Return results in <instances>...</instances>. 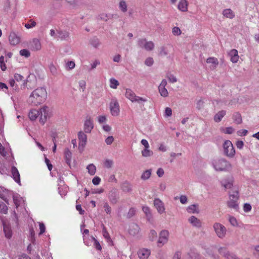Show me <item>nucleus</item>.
Listing matches in <instances>:
<instances>
[{"mask_svg": "<svg viewBox=\"0 0 259 259\" xmlns=\"http://www.w3.org/2000/svg\"><path fill=\"white\" fill-rule=\"evenodd\" d=\"M49 68L51 72L53 75H56V74H57V68L54 64H51L49 66Z\"/></svg>", "mask_w": 259, "mask_h": 259, "instance_id": "13d9d810", "label": "nucleus"}, {"mask_svg": "<svg viewBox=\"0 0 259 259\" xmlns=\"http://www.w3.org/2000/svg\"><path fill=\"white\" fill-rule=\"evenodd\" d=\"M88 170L89 173L91 175H94L96 171V167L93 164H89L87 168Z\"/></svg>", "mask_w": 259, "mask_h": 259, "instance_id": "a19ab883", "label": "nucleus"}, {"mask_svg": "<svg viewBox=\"0 0 259 259\" xmlns=\"http://www.w3.org/2000/svg\"><path fill=\"white\" fill-rule=\"evenodd\" d=\"M154 205L159 213L161 214L165 211L164 204L159 198L154 199Z\"/></svg>", "mask_w": 259, "mask_h": 259, "instance_id": "ddd939ff", "label": "nucleus"}, {"mask_svg": "<svg viewBox=\"0 0 259 259\" xmlns=\"http://www.w3.org/2000/svg\"><path fill=\"white\" fill-rule=\"evenodd\" d=\"M218 251L219 253L224 256L226 258H228V256H231L232 254H230L229 251L227 250L226 248L221 247L219 248Z\"/></svg>", "mask_w": 259, "mask_h": 259, "instance_id": "e433bc0d", "label": "nucleus"}, {"mask_svg": "<svg viewBox=\"0 0 259 259\" xmlns=\"http://www.w3.org/2000/svg\"><path fill=\"white\" fill-rule=\"evenodd\" d=\"M172 32L174 35L178 36L181 34V30L178 27H174L172 28Z\"/></svg>", "mask_w": 259, "mask_h": 259, "instance_id": "bf43d9fd", "label": "nucleus"}, {"mask_svg": "<svg viewBox=\"0 0 259 259\" xmlns=\"http://www.w3.org/2000/svg\"><path fill=\"white\" fill-rule=\"evenodd\" d=\"M188 222L194 227L197 228H200L202 227L201 221L196 218L192 215L188 219Z\"/></svg>", "mask_w": 259, "mask_h": 259, "instance_id": "dca6fc26", "label": "nucleus"}, {"mask_svg": "<svg viewBox=\"0 0 259 259\" xmlns=\"http://www.w3.org/2000/svg\"><path fill=\"white\" fill-rule=\"evenodd\" d=\"M151 170L147 169L145 170L141 176V179L143 180H148L151 176Z\"/></svg>", "mask_w": 259, "mask_h": 259, "instance_id": "ea45409f", "label": "nucleus"}, {"mask_svg": "<svg viewBox=\"0 0 259 259\" xmlns=\"http://www.w3.org/2000/svg\"><path fill=\"white\" fill-rule=\"evenodd\" d=\"M0 67L3 71H5L7 69L6 65L5 63V58L3 56L0 57Z\"/></svg>", "mask_w": 259, "mask_h": 259, "instance_id": "5fc2aeb1", "label": "nucleus"}, {"mask_svg": "<svg viewBox=\"0 0 259 259\" xmlns=\"http://www.w3.org/2000/svg\"><path fill=\"white\" fill-rule=\"evenodd\" d=\"M108 198L111 204H116L119 200L118 191L116 188H112L108 193Z\"/></svg>", "mask_w": 259, "mask_h": 259, "instance_id": "9d476101", "label": "nucleus"}, {"mask_svg": "<svg viewBox=\"0 0 259 259\" xmlns=\"http://www.w3.org/2000/svg\"><path fill=\"white\" fill-rule=\"evenodd\" d=\"M89 42H90V44L93 47L96 48V49L98 48L101 45V42H100L99 39L96 37L92 38L90 40Z\"/></svg>", "mask_w": 259, "mask_h": 259, "instance_id": "2f4dec72", "label": "nucleus"}, {"mask_svg": "<svg viewBox=\"0 0 259 259\" xmlns=\"http://www.w3.org/2000/svg\"><path fill=\"white\" fill-rule=\"evenodd\" d=\"M110 109L112 115L117 116L119 114V105L116 99H112L110 103Z\"/></svg>", "mask_w": 259, "mask_h": 259, "instance_id": "9b49d317", "label": "nucleus"}, {"mask_svg": "<svg viewBox=\"0 0 259 259\" xmlns=\"http://www.w3.org/2000/svg\"><path fill=\"white\" fill-rule=\"evenodd\" d=\"M119 8L122 12L127 11V5L124 1L122 0L119 2Z\"/></svg>", "mask_w": 259, "mask_h": 259, "instance_id": "79ce46f5", "label": "nucleus"}, {"mask_svg": "<svg viewBox=\"0 0 259 259\" xmlns=\"http://www.w3.org/2000/svg\"><path fill=\"white\" fill-rule=\"evenodd\" d=\"M222 185L225 189H230L233 186V181L232 180H225L222 181Z\"/></svg>", "mask_w": 259, "mask_h": 259, "instance_id": "f704fd0d", "label": "nucleus"}, {"mask_svg": "<svg viewBox=\"0 0 259 259\" xmlns=\"http://www.w3.org/2000/svg\"><path fill=\"white\" fill-rule=\"evenodd\" d=\"M75 64L74 61H68L66 64V68L68 70L72 69L75 67Z\"/></svg>", "mask_w": 259, "mask_h": 259, "instance_id": "6e6d98bb", "label": "nucleus"}, {"mask_svg": "<svg viewBox=\"0 0 259 259\" xmlns=\"http://www.w3.org/2000/svg\"><path fill=\"white\" fill-rule=\"evenodd\" d=\"M3 225L5 237L8 239L11 238L12 236V230L10 225L5 222H3Z\"/></svg>", "mask_w": 259, "mask_h": 259, "instance_id": "2eb2a0df", "label": "nucleus"}, {"mask_svg": "<svg viewBox=\"0 0 259 259\" xmlns=\"http://www.w3.org/2000/svg\"><path fill=\"white\" fill-rule=\"evenodd\" d=\"M110 88L114 89H116L119 85V82L118 80L114 78H111L110 79Z\"/></svg>", "mask_w": 259, "mask_h": 259, "instance_id": "a18cd8bd", "label": "nucleus"}, {"mask_svg": "<svg viewBox=\"0 0 259 259\" xmlns=\"http://www.w3.org/2000/svg\"><path fill=\"white\" fill-rule=\"evenodd\" d=\"M14 203L16 207L18 208L20 204L21 198L17 195H14L13 197Z\"/></svg>", "mask_w": 259, "mask_h": 259, "instance_id": "3c124183", "label": "nucleus"}, {"mask_svg": "<svg viewBox=\"0 0 259 259\" xmlns=\"http://www.w3.org/2000/svg\"><path fill=\"white\" fill-rule=\"evenodd\" d=\"M20 55L26 58H28L30 56V53L27 49H22L20 51Z\"/></svg>", "mask_w": 259, "mask_h": 259, "instance_id": "864d4df0", "label": "nucleus"}, {"mask_svg": "<svg viewBox=\"0 0 259 259\" xmlns=\"http://www.w3.org/2000/svg\"><path fill=\"white\" fill-rule=\"evenodd\" d=\"M47 97V92L45 88H38L30 95L28 102L32 106H37L44 102Z\"/></svg>", "mask_w": 259, "mask_h": 259, "instance_id": "f257e3e1", "label": "nucleus"}, {"mask_svg": "<svg viewBox=\"0 0 259 259\" xmlns=\"http://www.w3.org/2000/svg\"><path fill=\"white\" fill-rule=\"evenodd\" d=\"M189 255L192 259H199L200 258V254L197 252L191 251Z\"/></svg>", "mask_w": 259, "mask_h": 259, "instance_id": "e2e57ef3", "label": "nucleus"}, {"mask_svg": "<svg viewBox=\"0 0 259 259\" xmlns=\"http://www.w3.org/2000/svg\"><path fill=\"white\" fill-rule=\"evenodd\" d=\"M204 103V102L202 100H199L197 102L196 108L198 110H200V109H202L203 108Z\"/></svg>", "mask_w": 259, "mask_h": 259, "instance_id": "69168bd1", "label": "nucleus"}, {"mask_svg": "<svg viewBox=\"0 0 259 259\" xmlns=\"http://www.w3.org/2000/svg\"><path fill=\"white\" fill-rule=\"evenodd\" d=\"M129 233L133 236H136L139 234L140 228L138 225L136 224H132L130 226Z\"/></svg>", "mask_w": 259, "mask_h": 259, "instance_id": "412c9836", "label": "nucleus"}, {"mask_svg": "<svg viewBox=\"0 0 259 259\" xmlns=\"http://www.w3.org/2000/svg\"><path fill=\"white\" fill-rule=\"evenodd\" d=\"M103 207L105 211L108 214H110L111 213L112 209L108 203L106 201H104L103 203Z\"/></svg>", "mask_w": 259, "mask_h": 259, "instance_id": "49530a36", "label": "nucleus"}, {"mask_svg": "<svg viewBox=\"0 0 259 259\" xmlns=\"http://www.w3.org/2000/svg\"><path fill=\"white\" fill-rule=\"evenodd\" d=\"M233 119L236 124H240L242 122V117L239 112H235L233 115Z\"/></svg>", "mask_w": 259, "mask_h": 259, "instance_id": "c9c22d12", "label": "nucleus"}, {"mask_svg": "<svg viewBox=\"0 0 259 259\" xmlns=\"http://www.w3.org/2000/svg\"><path fill=\"white\" fill-rule=\"evenodd\" d=\"M69 32L66 30H59L57 32V38L61 40H68L70 38Z\"/></svg>", "mask_w": 259, "mask_h": 259, "instance_id": "f8f14e48", "label": "nucleus"}, {"mask_svg": "<svg viewBox=\"0 0 259 259\" xmlns=\"http://www.w3.org/2000/svg\"><path fill=\"white\" fill-rule=\"evenodd\" d=\"M136 213V210L134 208H131L127 213V217L130 218L133 217Z\"/></svg>", "mask_w": 259, "mask_h": 259, "instance_id": "338daca9", "label": "nucleus"}, {"mask_svg": "<svg viewBox=\"0 0 259 259\" xmlns=\"http://www.w3.org/2000/svg\"><path fill=\"white\" fill-rule=\"evenodd\" d=\"M52 110L47 106H42L39 111V121L42 124H44L47 119L52 116Z\"/></svg>", "mask_w": 259, "mask_h": 259, "instance_id": "20e7f679", "label": "nucleus"}, {"mask_svg": "<svg viewBox=\"0 0 259 259\" xmlns=\"http://www.w3.org/2000/svg\"><path fill=\"white\" fill-rule=\"evenodd\" d=\"M223 150L224 154L230 158H233L235 154L234 147L230 140H226L223 143Z\"/></svg>", "mask_w": 259, "mask_h": 259, "instance_id": "0eeeda50", "label": "nucleus"}, {"mask_svg": "<svg viewBox=\"0 0 259 259\" xmlns=\"http://www.w3.org/2000/svg\"><path fill=\"white\" fill-rule=\"evenodd\" d=\"M223 15L226 18L233 19L235 17L234 13L230 9H227L223 11Z\"/></svg>", "mask_w": 259, "mask_h": 259, "instance_id": "473e14b6", "label": "nucleus"}, {"mask_svg": "<svg viewBox=\"0 0 259 259\" xmlns=\"http://www.w3.org/2000/svg\"><path fill=\"white\" fill-rule=\"evenodd\" d=\"M169 232L167 230H162L159 235V238L157 241V245L159 247L163 246L166 243L168 240Z\"/></svg>", "mask_w": 259, "mask_h": 259, "instance_id": "1a4fd4ad", "label": "nucleus"}, {"mask_svg": "<svg viewBox=\"0 0 259 259\" xmlns=\"http://www.w3.org/2000/svg\"><path fill=\"white\" fill-rule=\"evenodd\" d=\"M138 254L140 259H147L150 254V251L147 249L143 248L138 251Z\"/></svg>", "mask_w": 259, "mask_h": 259, "instance_id": "5701e85b", "label": "nucleus"}, {"mask_svg": "<svg viewBox=\"0 0 259 259\" xmlns=\"http://www.w3.org/2000/svg\"><path fill=\"white\" fill-rule=\"evenodd\" d=\"M154 61L152 58H147L145 61V64L148 66H151L153 65Z\"/></svg>", "mask_w": 259, "mask_h": 259, "instance_id": "680f3d73", "label": "nucleus"}, {"mask_svg": "<svg viewBox=\"0 0 259 259\" xmlns=\"http://www.w3.org/2000/svg\"><path fill=\"white\" fill-rule=\"evenodd\" d=\"M64 159L65 160V161L66 163L70 166L71 161V158H72V153L69 150L68 148H65L64 150Z\"/></svg>", "mask_w": 259, "mask_h": 259, "instance_id": "bb28decb", "label": "nucleus"}, {"mask_svg": "<svg viewBox=\"0 0 259 259\" xmlns=\"http://www.w3.org/2000/svg\"><path fill=\"white\" fill-rule=\"evenodd\" d=\"M158 91L160 95L163 97H166L168 95V92L165 88L158 87Z\"/></svg>", "mask_w": 259, "mask_h": 259, "instance_id": "37998d69", "label": "nucleus"}, {"mask_svg": "<svg viewBox=\"0 0 259 259\" xmlns=\"http://www.w3.org/2000/svg\"><path fill=\"white\" fill-rule=\"evenodd\" d=\"M212 165L217 171H227L232 168L231 163L224 158L213 161Z\"/></svg>", "mask_w": 259, "mask_h": 259, "instance_id": "f03ea898", "label": "nucleus"}, {"mask_svg": "<svg viewBox=\"0 0 259 259\" xmlns=\"http://www.w3.org/2000/svg\"><path fill=\"white\" fill-rule=\"evenodd\" d=\"M29 117L31 120H35L39 115V111L34 109L31 110L29 113Z\"/></svg>", "mask_w": 259, "mask_h": 259, "instance_id": "72a5a7b5", "label": "nucleus"}, {"mask_svg": "<svg viewBox=\"0 0 259 259\" xmlns=\"http://www.w3.org/2000/svg\"><path fill=\"white\" fill-rule=\"evenodd\" d=\"M30 48L31 50L37 51L41 49V44L40 41L36 38H34L30 42Z\"/></svg>", "mask_w": 259, "mask_h": 259, "instance_id": "aec40b11", "label": "nucleus"}, {"mask_svg": "<svg viewBox=\"0 0 259 259\" xmlns=\"http://www.w3.org/2000/svg\"><path fill=\"white\" fill-rule=\"evenodd\" d=\"M180 200L182 204H186L188 202V198L186 195H181L180 197Z\"/></svg>", "mask_w": 259, "mask_h": 259, "instance_id": "774afa93", "label": "nucleus"}, {"mask_svg": "<svg viewBox=\"0 0 259 259\" xmlns=\"http://www.w3.org/2000/svg\"><path fill=\"white\" fill-rule=\"evenodd\" d=\"M138 46L147 51H152L154 48V44L152 41H147L146 38H140L137 41Z\"/></svg>", "mask_w": 259, "mask_h": 259, "instance_id": "6e6552de", "label": "nucleus"}, {"mask_svg": "<svg viewBox=\"0 0 259 259\" xmlns=\"http://www.w3.org/2000/svg\"><path fill=\"white\" fill-rule=\"evenodd\" d=\"M21 38L14 32H11L9 35V41L12 45H16L20 42Z\"/></svg>", "mask_w": 259, "mask_h": 259, "instance_id": "f3484780", "label": "nucleus"}, {"mask_svg": "<svg viewBox=\"0 0 259 259\" xmlns=\"http://www.w3.org/2000/svg\"><path fill=\"white\" fill-rule=\"evenodd\" d=\"M157 236L156 232L154 230H151L149 235V239L153 241L157 238Z\"/></svg>", "mask_w": 259, "mask_h": 259, "instance_id": "8fccbe9b", "label": "nucleus"}, {"mask_svg": "<svg viewBox=\"0 0 259 259\" xmlns=\"http://www.w3.org/2000/svg\"><path fill=\"white\" fill-rule=\"evenodd\" d=\"M213 229L218 238L222 239L226 237L227 231L223 224L218 222L214 223L213 225Z\"/></svg>", "mask_w": 259, "mask_h": 259, "instance_id": "423d86ee", "label": "nucleus"}, {"mask_svg": "<svg viewBox=\"0 0 259 259\" xmlns=\"http://www.w3.org/2000/svg\"><path fill=\"white\" fill-rule=\"evenodd\" d=\"M172 115V110L169 107H166L165 109V111H164V116L165 117H170Z\"/></svg>", "mask_w": 259, "mask_h": 259, "instance_id": "052dcab7", "label": "nucleus"}, {"mask_svg": "<svg viewBox=\"0 0 259 259\" xmlns=\"http://www.w3.org/2000/svg\"><path fill=\"white\" fill-rule=\"evenodd\" d=\"M226 112L225 110H221L218 112L214 116V120L219 122L221 121L223 117L226 115Z\"/></svg>", "mask_w": 259, "mask_h": 259, "instance_id": "7c9ffc66", "label": "nucleus"}, {"mask_svg": "<svg viewBox=\"0 0 259 259\" xmlns=\"http://www.w3.org/2000/svg\"><path fill=\"white\" fill-rule=\"evenodd\" d=\"M141 153L142 156L145 157L151 156L153 154V151L149 150V148H144Z\"/></svg>", "mask_w": 259, "mask_h": 259, "instance_id": "4c0bfd02", "label": "nucleus"}, {"mask_svg": "<svg viewBox=\"0 0 259 259\" xmlns=\"http://www.w3.org/2000/svg\"><path fill=\"white\" fill-rule=\"evenodd\" d=\"M116 14H111L106 13H101L98 16V19L105 22H107L108 20L116 17Z\"/></svg>", "mask_w": 259, "mask_h": 259, "instance_id": "6ab92c4d", "label": "nucleus"}, {"mask_svg": "<svg viewBox=\"0 0 259 259\" xmlns=\"http://www.w3.org/2000/svg\"><path fill=\"white\" fill-rule=\"evenodd\" d=\"M228 221H229V223H230V224L232 226H233V227H238V222L235 217L229 215L228 216Z\"/></svg>", "mask_w": 259, "mask_h": 259, "instance_id": "58836bf2", "label": "nucleus"}, {"mask_svg": "<svg viewBox=\"0 0 259 259\" xmlns=\"http://www.w3.org/2000/svg\"><path fill=\"white\" fill-rule=\"evenodd\" d=\"M93 122L91 117H87L84 123V130L85 133H89L93 128Z\"/></svg>", "mask_w": 259, "mask_h": 259, "instance_id": "4468645a", "label": "nucleus"}, {"mask_svg": "<svg viewBox=\"0 0 259 259\" xmlns=\"http://www.w3.org/2000/svg\"><path fill=\"white\" fill-rule=\"evenodd\" d=\"M29 21L31 22L30 24L26 23L25 24V27L27 29H30V28H33V27H35L36 25V23L34 21H33L32 19L30 20Z\"/></svg>", "mask_w": 259, "mask_h": 259, "instance_id": "4d7b16f0", "label": "nucleus"}, {"mask_svg": "<svg viewBox=\"0 0 259 259\" xmlns=\"http://www.w3.org/2000/svg\"><path fill=\"white\" fill-rule=\"evenodd\" d=\"M8 191L3 187H0V198L3 199L7 203L9 204L7 199V196L8 195Z\"/></svg>", "mask_w": 259, "mask_h": 259, "instance_id": "c756f323", "label": "nucleus"}, {"mask_svg": "<svg viewBox=\"0 0 259 259\" xmlns=\"http://www.w3.org/2000/svg\"><path fill=\"white\" fill-rule=\"evenodd\" d=\"M229 56L231 58V61L232 63H237L239 59L238 51L236 49H232L228 53Z\"/></svg>", "mask_w": 259, "mask_h": 259, "instance_id": "4be33fe9", "label": "nucleus"}, {"mask_svg": "<svg viewBox=\"0 0 259 259\" xmlns=\"http://www.w3.org/2000/svg\"><path fill=\"white\" fill-rule=\"evenodd\" d=\"M208 64H210V68L211 70L214 69L219 64V61L217 58L214 57H209L206 60Z\"/></svg>", "mask_w": 259, "mask_h": 259, "instance_id": "393cba45", "label": "nucleus"}, {"mask_svg": "<svg viewBox=\"0 0 259 259\" xmlns=\"http://www.w3.org/2000/svg\"><path fill=\"white\" fill-rule=\"evenodd\" d=\"M100 64V61L99 60H95L91 64V68L90 70L94 69L96 67Z\"/></svg>", "mask_w": 259, "mask_h": 259, "instance_id": "0e129e2a", "label": "nucleus"}, {"mask_svg": "<svg viewBox=\"0 0 259 259\" xmlns=\"http://www.w3.org/2000/svg\"><path fill=\"white\" fill-rule=\"evenodd\" d=\"M11 172L13 179L16 182L20 185V174L17 168L15 166H13L12 167Z\"/></svg>", "mask_w": 259, "mask_h": 259, "instance_id": "b1692460", "label": "nucleus"}, {"mask_svg": "<svg viewBox=\"0 0 259 259\" xmlns=\"http://www.w3.org/2000/svg\"><path fill=\"white\" fill-rule=\"evenodd\" d=\"M78 138L79 141V147L83 148L87 144V136L82 132H79L78 133Z\"/></svg>", "mask_w": 259, "mask_h": 259, "instance_id": "a211bd4d", "label": "nucleus"}, {"mask_svg": "<svg viewBox=\"0 0 259 259\" xmlns=\"http://www.w3.org/2000/svg\"><path fill=\"white\" fill-rule=\"evenodd\" d=\"M125 96L133 103H141V102H146L147 101V99L137 96L134 91L130 89H126Z\"/></svg>", "mask_w": 259, "mask_h": 259, "instance_id": "39448f33", "label": "nucleus"}, {"mask_svg": "<svg viewBox=\"0 0 259 259\" xmlns=\"http://www.w3.org/2000/svg\"><path fill=\"white\" fill-rule=\"evenodd\" d=\"M168 54V52L166 48L164 46L161 47L159 48L158 55L160 56H165Z\"/></svg>", "mask_w": 259, "mask_h": 259, "instance_id": "09e8293b", "label": "nucleus"}, {"mask_svg": "<svg viewBox=\"0 0 259 259\" xmlns=\"http://www.w3.org/2000/svg\"><path fill=\"white\" fill-rule=\"evenodd\" d=\"M239 199L238 192L237 191H233L232 193H229V199L227 201V206L230 208H233L235 210H238V200Z\"/></svg>", "mask_w": 259, "mask_h": 259, "instance_id": "7ed1b4c3", "label": "nucleus"}, {"mask_svg": "<svg viewBox=\"0 0 259 259\" xmlns=\"http://www.w3.org/2000/svg\"><path fill=\"white\" fill-rule=\"evenodd\" d=\"M188 3L186 0H180L178 6V9L182 12H187L188 11Z\"/></svg>", "mask_w": 259, "mask_h": 259, "instance_id": "a878e982", "label": "nucleus"}, {"mask_svg": "<svg viewBox=\"0 0 259 259\" xmlns=\"http://www.w3.org/2000/svg\"><path fill=\"white\" fill-rule=\"evenodd\" d=\"M113 164V160L109 159H106L104 162V166L108 168H110L112 167Z\"/></svg>", "mask_w": 259, "mask_h": 259, "instance_id": "603ef678", "label": "nucleus"}, {"mask_svg": "<svg viewBox=\"0 0 259 259\" xmlns=\"http://www.w3.org/2000/svg\"><path fill=\"white\" fill-rule=\"evenodd\" d=\"M121 189L124 192H131L132 191V185L128 182L125 181L122 184Z\"/></svg>", "mask_w": 259, "mask_h": 259, "instance_id": "cd10ccee", "label": "nucleus"}, {"mask_svg": "<svg viewBox=\"0 0 259 259\" xmlns=\"http://www.w3.org/2000/svg\"><path fill=\"white\" fill-rule=\"evenodd\" d=\"M142 210L146 215V217L148 220H150L151 217V213L150 212V209L149 207L147 206H143Z\"/></svg>", "mask_w": 259, "mask_h": 259, "instance_id": "c03bdc74", "label": "nucleus"}, {"mask_svg": "<svg viewBox=\"0 0 259 259\" xmlns=\"http://www.w3.org/2000/svg\"><path fill=\"white\" fill-rule=\"evenodd\" d=\"M187 211L188 213H198L199 212V209H198V204H194L192 205H189L187 208Z\"/></svg>", "mask_w": 259, "mask_h": 259, "instance_id": "c85d7f7f", "label": "nucleus"}, {"mask_svg": "<svg viewBox=\"0 0 259 259\" xmlns=\"http://www.w3.org/2000/svg\"><path fill=\"white\" fill-rule=\"evenodd\" d=\"M8 208L4 202L0 203V212L4 214H7L8 213Z\"/></svg>", "mask_w": 259, "mask_h": 259, "instance_id": "de8ad7c7", "label": "nucleus"}]
</instances>
